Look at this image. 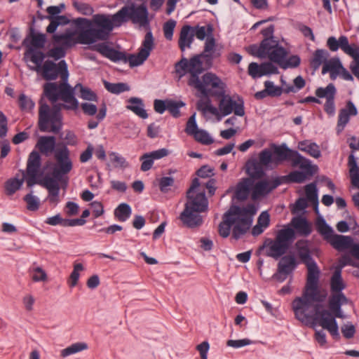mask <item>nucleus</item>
Wrapping results in <instances>:
<instances>
[{
	"mask_svg": "<svg viewBox=\"0 0 359 359\" xmlns=\"http://www.w3.org/2000/svg\"><path fill=\"white\" fill-rule=\"evenodd\" d=\"M55 163L52 168V177L46 176L42 180H38L41 167V157L39 151L33 150L29 155L27 161L26 182L28 187L38 184L48 190L47 200L50 204L57 205L60 202V182L65 189L68 184L67 175L73 168V163L70 158V151L67 145L63 144L55 151Z\"/></svg>",
	"mask_w": 359,
	"mask_h": 359,
	"instance_id": "obj_1",
	"label": "nucleus"
},
{
	"mask_svg": "<svg viewBox=\"0 0 359 359\" xmlns=\"http://www.w3.org/2000/svg\"><path fill=\"white\" fill-rule=\"evenodd\" d=\"M43 95L53 104L52 108L41 98L39 101V128L41 132L57 133L62 128L61 110H76L79 101L74 95V89L68 80H61L60 83L47 82L43 85Z\"/></svg>",
	"mask_w": 359,
	"mask_h": 359,
	"instance_id": "obj_2",
	"label": "nucleus"
},
{
	"mask_svg": "<svg viewBox=\"0 0 359 359\" xmlns=\"http://www.w3.org/2000/svg\"><path fill=\"white\" fill-rule=\"evenodd\" d=\"M320 271L308 273L302 297H296L292 303L295 318L305 325L313 324L314 306L320 304L327 297V292L318 287Z\"/></svg>",
	"mask_w": 359,
	"mask_h": 359,
	"instance_id": "obj_3",
	"label": "nucleus"
},
{
	"mask_svg": "<svg viewBox=\"0 0 359 359\" xmlns=\"http://www.w3.org/2000/svg\"><path fill=\"white\" fill-rule=\"evenodd\" d=\"M257 209L253 204L245 207L231 205L223 215L222 220L218 226V232L221 237L227 238L232 231V238L238 240L250 229L253 216Z\"/></svg>",
	"mask_w": 359,
	"mask_h": 359,
	"instance_id": "obj_4",
	"label": "nucleus"
},
{
	"mask_svg": "<svg viewBox=\"0 0 359 359\" xmlns=\"http://www.w3.org/2000/svg\"><path fill=\"white\" fill-rule=\"evenodd\" d=\"M148 14L147 8L144 4L138 6H125L111 16L105 14L94 15V22L98 27H102L108 39L114 27H118L129 20L141 27L148 26L149 24Z\"/></svg>",
	"mask_w": 359,
	"mask_h": 359,
	"instance_id": "obj_5",
	"label": "nucleus"
},
{
	"mask_svg": "<svg viewBox=\"0 0 359 359\" xmlns=\"http://www.w3.org/2000/svg\"><path fill=\"white\" fill-rule=\"evenodd\" d=\"M271 148L275 154L274 162L277 165L284 161H288L290 162L292 167H299L303 170L290 172L287 176L290 182L302 183L306 180L307 176H312L316 172L317 167L312 165L310 160L302 156L297 151L289 148L285 143L280 145L273 143Z\"/></svg>",
	"mask_w": 359,
	"mask_h": 359,
	"instance_id": "obj_6",
	"label": "nucleus"
},
{
	"mask_svg": "<svg viewBox=\"0 0 359 359\" xmlns=\"http://www.w3.org/2000/svg\"><path fill=\"white\" fill-rule=\"evenodd\" d=\"M199 185L198 179L194 178L187 191V202L180 216L184 225L191 229L198 227L203 224V218L199 213L205 212L208 208V203L204 191L196 193Z\"/></svg>",
	"mask_w": 359,
	"mask_h": 359,
	"instance_id": "obj_7",
	"label": "nucleus"
},
{
	"mask_svg": "<svg viewBox=\"0 0 359 359\" xmlns=\"http://www.w3.org/2000/svg\"><path fill=\"white\" fill-rule=\"evenodd\" d=\"M154 37L151 31L146 33L142 46L137 55H127L124 52L115 50L106 44H99L97 46V50L104 57L109 59L112 62H128L130 67H137L144 63L149 57L151 51L154 48Z\"/></svg>",
	"mask_w": 359,
	"mask_h": 359,
	"instance_id": "obj_8",
	"label": "nucleus"
},
{
	"mask_svg": "<svg viewBox=\"0 0 359 359\" xmlns=\"http://www.w3.org/2000/svg\"><path fill=\"white\" fill-rule=\"evenodd\" d=\"M76 32L67 30L65 33L60 34H54L53 40L55 43H60L65 50L74 46L77 43L90 45L98 41L107 40L106 34L102 27L99 28H89L85 30H80L77 36Z\"/></svg>",
	"mask_w": 359,
	"mask_h": 359,
	"instance_id": "obj_9",
	"label": "nucleus"
},
{
	"mask_svg": "<svg viewBox=\"0 0 359 359\" xmlns=\"http://www.w3.org/2000/svg\"><path fill=\"white\" fill-rule=\"evenodd\" d=\"M202 59L206 60V68H210L212 65V56L209 54L201 53L196 55L189 60L183 57L175 65V72L180 79L187 74H189L187 83L192 87L194 84H198L200 74L205 69L203 67Z\"/></svg>",
	"mask_w": 359,
	"mask_h": 359,
	"instance_id": "obj_10",
	"label": "nucleus"
},
{
	"mask_svg": "<svg viewBox=\"0 0 359 359\" xmlns=\"http://www.w3.org/2000/svg\"><path fill=\"white\" fill-rule=\"evenodd\" d=\"M294 238V229L285 228L279 230L274 240L265 241L264 245L267 247L266 255L278 259L287 252Z\"/></svg>",
	"mask_w": 359,
	"mask_h": 359,
	"instance_id": "obj_11",
	"label": "nucleus"
},
{
	"mask_svg": "<svg viewBox=\"0 0 359 359\" xmlns=\"http://www.w3.org/2000/svg\"><path fill=\"white\" fill-rule=\"evenodd\" d=\"M314 310L316 311L314 324L318 323L323 329L327 330L333 339L339 340L340 334L336 318L343 317L341 307H339V309L327 310L323 308L322 304H316L314 306Z\"/></svg>",
	"mask_w": 359,
	"mask_h": 359,
	"instance_id": "obj_12",
	"label": "nucleus"
},
{
	"mask_svg": "<svg viewBox=\"0 0 359 359\" xmlns=\"http://www.w3.org/2000/svg\"><path fill=\"white\" fill-rule=\"evenodd\" d=\"M193 88L199 91L203 97H220L224 95L225 90L224 83L215 74L208 72L198 79V84H194Z\"/></svg>",
	"mask_w": 359,
	"mask_h": 359,
	"instance_id": "obj_13",
	"label": "nucleus"
},
{
	"mask_svg": "<svg viewBox=\"0 0 359 359\" xmlns=\"http://www.w3.org/2000/svg\"><path fill=\"white\" fill-rule=\"evenodd\" d=\"M36 73L48 81H55L58 77H60L61 80H68L69 78L67 64L64 60H60L57 63L46 60Z\"/></svg>",
	"mask_w": 359,
	"mask_h": 359,
	"instance_id": "obj_14",
	"label": "nucleus"
},
{
	"mask_svg": "<svg viewBox=\"0 0 359 359\" xmlns=\"http://www.w3.org/2000/svg\"><path fill=\"white\" fill-rule=\"evenodd\" d=\"M219 102L218 115H216L217 121H220L223 117L231 114L232 112L236 116H243L245 108L243 100L238 97L237 100H233L229 95L220 96Z\"/></svg>",
	"mask_w": 359,
	"mask_h": 359,
	"instance_id": "obj_15",
	"label": "nucleus"
},
{
	"mask_svg": "<svg viewBox=\"0 0 359 359\" xmlns=\"http://www.w3.org/2000/svg\"><path fill=\"white\" fill-rule=\"evenodd\" d=\"M287 52L283 46L276 48L271 53V61L277 63L281 68L285 69L287 68L297 67L301 62L298 55H292L287 60L286 56Z\"/></svg>",
	"mask_w": 359,
	"mask_h": 359,
	"instance_id": "obj_16",
	"label": "nucleus"
},
{
	"mask_svg": "<svg viewBox=\"0 0 359 359\" xmlns=\"http://www.w3.org/2000/svg\"><path fill=\"white\" fill-rule=\"evenodd\" d=\"M295 247L299 259L307 267L308 273L320 271L316 261L311 257L307 241L299 240L296 243Z\"/></svg>",
	"mask_w": 359,
	"mask_h": 359,
	"instance_id": "obj_17",
	"label": "nucleus"
},
{
	"mask_svg": "<svg viewBox=\"0 0 359 359\" xmlns=\"http://www.w3.org/2000/svg\"><path fill=\"white\" fill-rule=\"evenodd\" d=\"M358 110L354 103L348 100L346 107L339 110L336 130L337 134L341 133L350 121V116H356Z\"/></svg>",
	"mask_w": 359,
	"mask_h": 359,
	"instance_id": "obj_18",
	"label": "nucleus"
},
{
	"mask_svg": "<svg viewBox=\"0 0 359 359\" xmlns=\"http://www.w3.org/2000/svg\"><path fill=\"white\" fill-rule=\"evenodd\" d=\"M168 154L169 151L165 148L144 154L140 158V160L142 161L141 170L144 172L150 170L153 165L154 160L161 159L167 156Z\"/></svg>",
	"mask_w": 359,
	"mask_h": 359,
	"instance_id": "obj_19",
	"label": "nucleus"
},
{
	"mask_svg": "<svg viewBox=\"0 0 359 359\" xmlns=\"http://www.w3.org/2000/svg\"><path fill=\"white\" fill-rule=\"evenodd\" d=\"M63 145L60 144L55 148V137L54 136H41L39 138L36 147L43 155L48 156L51 153L54 152L58 147H62Z\"/></svg>",
	"mask_w": 359,
	"mask_h": 359,
	"instance_id": "obj_20",
	"label": "nucleus"
},
{
	"mask_svg": "<svg viewBox=\"0 0 359 359\" xmlns=\"http://www.w3.org/2000/svg\"><path fill=\"white\" fill-rule=\"evenodd\" d=\"M28 41L27 39H25L23 41V45L27 47V51L25 53L26 56H29L30 61L35 65V67L32 68L34 71L39 72L40 67L43 66V60L47 57L46 53H44L41 50H37L32 47H29L27 45Z\"/></svg>",
	"mask_w": 359,
	"mask_h": 359,
	"instance_id": "obj_21",
	"label": "nucleus"
},
{
	"mask_svg": "<svg viewBox=\"0 0 359 359\" xmlns=\"http://www.w3.org/2000/svg\"><path fill=\"white\" fill-rule=\"evenodd\" d=\"M194 28L190 25H184L180 31L178 41L181 51L184 52L187 48H190L194 41Z\"/></svg>",
	"mask_w": 359,
	"mask_h": 359,
	"instance_id": "obj_22",
	"label": "nucleus"
},
{
	"mask_svg": "<svg viewBox=\"0 0 359 359\" xmlns=\"http://www.w3.org/2000/svg\"><path fill=\"white\" fill-rule=\"evenodd\" d=\"M327 242L338 251L351 249L353 243L351 236L338 234H333Z\"/></svg>",
	"mask_w": 359,
	"mask_h": 359,
	"instance_id": "obj_23",
	"label": "nucleus"
},
{
	"mask_svg": "<svg viewBox=\"0 0 359 359\" xmlns=\"http://www.w3.org/2000/svg\"><path fill=\"white\" fill-rule=\"evenodd\" d=\"M253 186V180L250 178H243L236 185L235 198L241 201L246 200Z\"/></svg>",
	"mask_w": 359,
	"mask_h": 359,
	"instance_id": "obj_24",
	"label": "nucleus"
},
{
	"mask_svg": "<svg viewBox=\"0 0 359 359\" xmlns=\"http://www.w3.org/2000/svg\"><path fill=\"white\" fill-rule=\"evenodd\" d=\"M268 39L262 40L258 46L253 44L249 47V53L259 58H268L271 60V53L274 50H271L267 46Z\"/></svg>",
	"mask_w": 359,
	"mask_h": 359,
	"instance_id": "obj_25",
	"label": "nucleus"
},
{
	"mask_svg": "<svg viewBox=\"0 0 359 359\" xmlns=\"http://www.w3.org/2000/svg\"><path fill=\"white\" fill-rule=\"evenodd\" d=\"M128 104L126 105V109L133 111L139 117L145 119L148 117V114L144 109V104L141 98L132 97L128 100Z\"/></svg>",
	"mask_w": 359,
	"mask_h": 359,
	"instance_id": "obj_26",
	"label": "nucleus"
},
{
	"mask_svg": "<svg viewBox=\"0 0 359 359\" xmlns=\"http://www.w3.org/2000/svg\"><path fill=\"white\" fill-rule=\"evenodd\" d=\"M291 225L302 236H307L311 231V226L306 219L302 216H297L292 219Z\"/></svg>",
	"mask_w": 359,
	"mask_h": 359,
	"instance_id": "obj_27",
	"label": "nucleus"
},
{
	"mask_svg": "<svg viewBox=\"0 0 359 359\" xmlns=\"http://www.w3.org/2000/svg\"><path fill=\"white\" fill-rule=\"evenodd\" d=\"M346 285L341 277V267H336L330 279V290L332 293H342Z\"/></svg>",
	"mask_w": 359,
	"mask_h": 359,
	"instance_id": "obj_28",
	"label": "nucleus"
},
{
	"mask_svg": "<svg viewBox=\"0 0 359 359\" xmlns=\"http://www.w3.org/2000/svg\"><path fill=\"white\" fill-rule=\"evenodd\" d=\"M246 172L250 179H260L264 175L262 165L256 159H250L246 163Z\"/></svg>",
	"mask_w": 359,
	"mask_h": 359,
	"instance_id": "obj_29",
	"label": "nucleus"
},
{
	"mask_svg": "<svg viewBox=\"0 0 359 359\" xmlns=\"http://www.w3.org/2000/svg\"><path fill=\"white\" fill-rule=\"evenodd\" d=\"M27 39H28L27 45L34 49L43 48L46 42V34L41 33L36 34L33 28H30L29 38L27 37Z\"/></svg>",
	"mask_w": 359,
	"mask_h": 359,
	"instance_id": "obj_30",
	"label": "nucleus"
},
{
	"mask_svg": "<svg viewBox=\"0 0 359 359\" xmlns=\"http://www.w3.org/2000/svg\"><path fill=\"white\" fill-rule=\"evenodd\" d=\"M297 263L293 255H285L281 257L278 264L280 271L285 273H291L297 267Z\"/></svg>",
	"mask_w": 359,
	"mask_h": 359,
	"instance_id": "obj_31",
	"label": "nucleus"
},
{
	"mask_svg": "<svg viewBox=\"0 0 359 359\" xmlns=\"http://www.w3.org/2000/svg\"><path fill=\"white\" fill-rule=\"evenodd\" d=\"M204 97V99H201L197 102V109L205 116L208 114H210L216 117V115H218V109L212 104L209 97Z\"/></svg>",
	"mask_w": 359,
	"mask_h": 359,
	"instance_id": "obj_32",
	"label": "nucleus"
},
{
	"mask_svg": "<svg viewBox=\"0 0 359 359\" xmlns=\"http://www.w3.org/2000/svg\"><path fill=\"white\" fill-rule=\"evenodd\" d=\"M298 149L300 151L306 152L311 156L318 158L321 156L319 146L315 142H311L309 140L299 142Z\"/></svg>",
	"mask_w": 359,
	"mask_h": 359,
	"instance_id": "obj_33",
	"label": "nucleus"
},
{
	"mask_svg": "<svg viewBox=\"0 0 359 359\" xmlns=\"http://www.w3.org/2000/svg\"><path fill=\"white\" fill-rule=\"evenodd\" d=\"M329 57V53L325 49H317L313 54V57L310 61L311 67L314 71L318 69L322 64H325Z\"/></svg>",
	"mask_w": 359,
	"mask_h": 359,
	"instance_id": "obj_34",
	"label": "nucleus"
},
{
	"mask_svg": "<svg viewBox=\"0 0 359 359\" xmlns=\"http://www.w3.org/2000/svg\"><path fill=\"white\" fill-rule=\"evenodd\" d=\"M271 191V189L269 188L268 181L262 180L252 186L251 197L253 200H256L260 196L267 194Z\"/></svg>",
	"mask_w": 359,
	"mask_h": 359,
	"instance_id": "obj_35",
	"label": "nucleus"
},
{
	"mask_svg": "<svg viewBox=\"0 0 359 359\" xmlns=\"http://www.w3.org/2000/svg\"><path fill=\"white\" fill-rule=\"evenodd\" d=\"M72 89H74V94L75 90H78L80 94L79 97L84 100L97 101V94L90 88L83 86L81 83H77L74 88L72 87Z\"/></svg>",
	"mask_w": 359,
	"mask_h": 359,
	"instance_id": "obj_36",
	"label": "nucleus"
},
{
	"mask_svg": "<svg viewBox=\"0 0 359 359\" xmlns=\"http://www.w3.org/2000/svg\"><path fill=\"white\" fill-rule=\"evenodd\" d=\"M274 25H271L268 27L263 29L261 31V34L263 35L264 39L263 40L268 39L267 46L271 50H276L278 48L281 47L279 45L278 41L274 39L273 37Z\"/></svg>",
	"mask_w": 359,
	"mask_h": 359,
	"instance_id": "obj_37",
	"label": "nucleus"
},
{
	"mask_svg": "<svg viewBox=\"0 0 359 359\" xmlns=\"http://www.w3.org/2000/svg\"><path fill=\"white\" fill-rule=\"evenodd\" d=\"M132 210L130 206L125 203H121L115 209L114 215L120 222L126 221L131 215Z\"/></svg>",
	"mask_w": 359,
	"mask_h": 359,
	"instance_id": "obj_38",
	"label": "nucleus"
},
{
	"mask_svg": "<svg viewBox=\"0 0 359 359\" xmlns=\"http://www.w3.org/2000/svg\"><path fill=\"white\" fill-rule=\"evenodd\" d=\"M306 200L315 205V210L318 212V190L315 183H311L305 187Z\"/></svg>",
	"mask_w": 359,
	"mask_h": 359,
	"instance_id": "obj_39",
	"label": "nucleus"
},
{
	"mask_svg": "<svg viewBox=\"0 0 359 359\" xmlns=\"http://www.w3.org/2000/svg\"><path fill=\"white\" fill-rule=\"evenodd\" d=\"M348 299L344 293H332L329 299V309H337L346 304Z\"/></svg>",
	"mask_w": 359,
	"mask_h": 359,
	"instance_id": "obj_40",
	"label": "nucleus"
},
{
	"mask_svg": "<svg viewBox=\"0 0 359 359\" xmlns=\"http://www.w3.org/2000/svg\"><path fill=\"white\" fill-rule=\"evenodd\" d=\"M88 346L86 343L78 342L62 349L60 355L62 358H66L70 355L76 353L81 351L87 349Z\"/></svg>",
	"mask_w": 359,
	"mask_h": 359,
	"instance_id": "obj_41",
	"label": "nucleus"
},
{
	"mask_svg": "<svg viewBox=\"0 0 359 359\" xmlns=\"http://www.w3.org/2000/svg\"><path fill=\"white\" fill-rule=\"evenodd\" d=\"M104 86L109 92L114 94H120L130 90V87L128 84L124 83H113L104 81Z\"/></svg>",
	"mask_w": 359,
	"mask_h": 359,
	"instance_id": "obj_42",
	"label": "nucleus"
},
{
	"mask_svg": "<svg viewBox=\"0 0 359 359\" xmlns=\"http://www.w3.org/2000/svg\"><path fill=\"white\" fill-rule=\"evenodd\" d=\"M336 88L333 83L328 84L325 88L319 87L316 90L315 94L319 98H328L334 97Z\"/></svg>",
	"mask_w": 359,
	"mask_h": 359,
	"instance_id": "obj_43",
	"label": "nucleus"
},
{
	"mask_svg": "<svg viewBox=\"0 0 359 359\" xmlns=\"http://www.w3.org/2000/svg\"><path fill=\"white\" fill-rule=\"evenodd\" d=\"M193 27L194 28V36L199 40H203L206 36L209 37L212 35L213 27L210 24L207 26L197 25Z\"/></svg>",
	"mask_w": 359,
	"mask_h": 359,
	"instance_id": "obj_44",
	"label": "nucleus"
},
{
	"mask_svg": "<svg viewBox=\"0 0 359 359\" xmlns=\"http://www.w3.org/2000/svg\"><path fill=\"white\" fill-rule=\"evenodd\" d=\"M271 149L273 151V149L271 147ZM274 153L269 149H264L261 151L259 154V162L263 166H268L271 163H273L277 165L274 162Z\"/></svg>",
	"mask_w": 359,
	"mask_h": 359,
	"instance_id": "obj_45",
	"label": "nucleus"
},
{
	"mask_svg": "<svg viewBox=\"0 0 359 359\" xmlns=\"http://www.w3.org/2000/svg\"><path fill=\"white\" fill-rule=\"evenodd\" d=\"M83 269L84 267L82 264L76 263L74 264V269L67 281L70 287H74L77 285L80 276L79 273L80 271H83Z\"/></svg>",
	"mask_w": 359,
	"mask_h": 359,
	"instance_id": "obj_46",
	"label": "nucleus"
},
{
	"mask_svg": "<svg viewBox=\"0 0 359 359\" xmlns=\"http://www.w3.org/2000/svg\"><path fill=\"white\" fill-rule=\"evenodd\" d=\"M342 68V65L338 58H332L327 60L323 66L322 74H325L327 72H331L337 70H340Z\"/></svg>",
	"mask_w": 359,
	"mask_h": 359,
	"instance_id": "obj_47",
	"label": "nucleus"
},
{
	"mask_svg": "<svg viewBox=\"0 0 359 359\" xmlns=\"http://www.w3.org/2000/svg\"><path fill=\"white\" fill-rule=\"evenodd\" d=\"M185 105V103L182 101H175L172 100H168L167 110L170 114L175 117L178 118L180 116V109Z\"/></svg>",
	"mask_w": 359,
	"mask_h": 359,
	"instance_id": "obj_48",
	"label": "nucleus"
},
{
	"mask_svg": "<svg viewBox=\"0 0 359 359\" xmlns=\"http://www.w3.org/2000/svg\"><path fill=\"white\" fill-rule=\"evenodd\" d=\"M318 231L323 236V238L326 241H328L334 234L332 229L327 225L323 219H322L318 224Z\"/></svg>",
	"mask_w": 359,
	"mask_h": 359,
	"instance_id": "obj_49",
	"label": "nucleus"
},
{
	"mask_svg": "<svg viewBox=\"0 0 359 359\" xmlns=\"http://www.w3.org/2000/svg\"><path fill=\"white\" fill-rule=\"evenodd\" d=\"M47 57L53 58L54 60H62L66 55V50L64 47L55 46L46 52Z\"/></svg>",
	"mask_w": 359,
	"mask_h": 359,
	"instance_id": "obj_50",
	"label": "nucleus"
},
{
	"mask_svg": "<svg viewBox=\"0 0 359 359\" xmlns=\"http://www.w3.org/2000/svg\"><path fill=\"white\" fill-rule=\"evenodd\" d=\"M74 24L77 26L81 30H85L89 28H99V27L94 22V16L92 20L83 18H78L73 20Z\"/></svg>",
	"mask_w": 359,
	"mask_h": 359,
	"instance_id": "obj_51",
	"label": "nucleus"
},
{
	"mask_svg": "<svg viewBox=\"0 0 359 359\" xmlns=\"http://www.w3.org/2000/svg\"><path fill=\"white\" fill-rule=\"evenodd\" d=\"M24 201L27 203V208L30 211H36L39 208L40 201L37 196H34L32 194V191L31 193L27 194L23 198Z\"/></svg>",
	"mask_w": 359,
	"mask_h": 359,
	"instance_id": "obj_52",
	"label": "nucleus"
},
{
	"mask_svg": "<svg viewBox=\"0 0 359 359\" xmlns=\"http://www.w3.org/2000/svg\"><path fill=\"white\" fill-rule=\"evenodd\" d=\"M193 137L197 142L205 145H210L214 142L209 133L204 130L200 129Z\"/></svg>",
	"mask_w": 359,
	"mask_h": 359,
	"instance_id": "obj_53",
	"label": "nucleus"
},
{
	"mask_svg": "<svg viewBox=\"0 0 359 359\" xmlns=\"http://www.w3.org/2000/svg\"><path fill=\"white\" fill-rule=\"evenodd\" d=\"M174 184L175 180L172 177H163L158 181L159 189L162 193H168Z\"/></svg>",
	"mask_w": 359,
	"mask_h": 359,
	"instance_id": "obj_54",
	"label": "nucleus"
},
{
	"mask_svg": "<svg viewBox=\"0 0 359 359\" xmlns=\"http://www.w3.org/2000/svg\"><path fill=\"white\" fill-rule=\"evenodd\" d=\"M24 182V178L17 179L13 178L7 181L6 184V189L9 195L13 194L17 190H18Z\"/></svg>",
	"mask_w": 359,
	"mask_h": 359,
	"instance_id": "obj_55",
	"label": "nucleus"
},
{
	"mask_svg": "<svg viewBox=\"0 0 359 359\" xmlns=\"http://www.w3.org/2000/svg\"><path fill=\"white\" fill-rule=\"evenodd\" d=\"M107 114V107L105 104H103L102 107L100 109L98 114H97L96 118L97 121L90 120L88 123V128L90 130L95 129L97 127L99 122L102 121Z\"/></svg>",
	"mask_w": 359,
	"mask_h": 359,
	"instance_id": "obj_56",
	"label": "nucleus"
},
{
	"mask_svg": "<svg viewBox=\"0 0 359 359\" xmlns=\"http://www.w3.org/2000/svg\"><path fill=\"white\" fill-rule=\"evenodd\" d=\"M73 6L77 11L85 15H91L94 12L93 8L86 3L74 1Z\"/></svg>",
	"mask_w": 359,
	"mask_h": 359,
	"instance_id": "obj_57",
	"label": "nucleus"
},
{
	"mask_svg": "<svg viewBox=\"0 0 359 359\" xmlns=\"http://www.w3.org/2000/svg\"><path fill=\"white\" fill-rule=\"evenodd\" d=\"M264 87L268 92V95L271 97L280 96L283 93V88L276 86L273 82L271 81H266L264 82Z\"/></svg>",
	"mask_w": 359,
	"mask_h": 359,
	"instance_id": "obj_58",
	"label": "nucleus"
},
{
	"mask_svg": "<svg viewBox=\"0 0 359 359\" xmlns=\"http://www.w3.org/2000/svg\"><path fill=\"white\" fill-rule=\"evenodd\" d=\"M110 161L114 164L115 167L125 168L128 166L126 159L116 152H111L109 154Z\"/></svg>",
	"mask_w": 359,
	"mask_h": 359,
	"instance_id": "obj_59",
	"label": "nucleus"
},
{
	"mask_svg": "<svg viewBox=\"0 0 359 359\" xmlns=\"http://www.w3.org/2000/svg\"><path fill=\"white\" fill-rule=\"evenodd\" d=\"M18 102L20 107L22 110L30 111L34 109L35 105L32 99L24 94H21L19 96Z\"/></svg>",
	"mask_w": 359,
	"mask_h": 359,
	"instance_id": "obj_60",
	"label": "nucleus"
},
{
	"mask_svg": "<svg viewBox=\"0 0 359 359\" xmlns=\"http://www.w3.org/2000/svg\"><path fill=\"white\" fill-rule=\"evenodd\" d=\"M200 129L198 128V125L196 121V114L191 115L187 122L185 132L189 135L194 136Z\"/></svg>",
	"mask_w": 359,
	"mask_h": 359,
	"instance_id": "obj_61",
	"label": "nucleus"
},
{
	"mask_svg": "<svg viewBox=\"0 0 359 359\" xmlns=\"http://www.w3.org/2000/svg\"><path fill=\"white\" fill-rule=\"evenodd\" d=\"M30 270L32 273V280L34 282L45 281L47 280V274L41 267L36 266Z\"/></svg>",
	"mask_w": 359,
	"mask_h": 359,
	"instance_id": "obj_62",
	"label": "nucleus"
},
{
	"mask_svg": "<svg viewBox=\"0 0 359 359\" xmlns=\"http://www.w3.org/2000/svg\"><path fill=\"white\" fill-rule=\"evenodd\" d=\"M176 26V21L174 20H169L163 25L164 36L168 40H171L173 36L174 29Z\"/></svg>",
	"mask_w": 359,
	"mask_h": 359,
	"instance_id": "obj_63",
	"label": "nucleus"
},
{
	"mask_svg": "<svg viewBox=\"0 0 359 359\" xmlns=\"http://www.w3.org/2000/svg\"><path fill=\"white\" fill-rule=\"evenodd\" d=\"M273 62H266L260 64L261 75H269L272 74H278V70L277 67L272 64Z\"/></svg>",
	"mask_w": 359,
	"mask_h": 359,
	"instance_id": "obj_64",
	"label": "nucleus"
}]
</instances>
